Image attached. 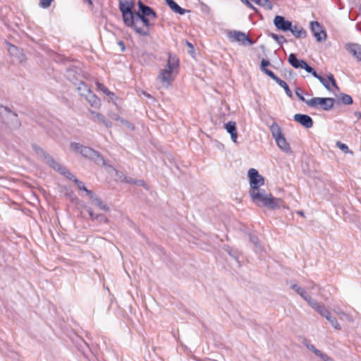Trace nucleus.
<instances>
[{"mask_svg": "<svg viewBox=\"0 0 361 361\" xmlns=\"http://www.w3.org/2000/svg\"><path fill=\"white\" fill-rule=\"evenodd\" d=\"M247 176L250 181L249 195L253 203L258 207H267L269 209H279L283 203L280 198L274 197L271 194L267 195L260 187L264 184V178L255 169H250Z\"/></svg>", "mask_w": 361, "mask_h": 361, "instance_id": "1", "label": "nucleus"}, {"mask_svg": "<svg viewBox=\"0 0 361 361\" xmlns=\"http://www.w3.org/2000/svg\"><path fill=\"white\" fill-rule=\"evenodd\" d=\"M0 122L10 130L19 129L21 126L18 114L3 105H0Z\"/></svg>", "mask_w": 361, "mask_h": 361, "instance_id": "2", "label": "nucleus"}, {"mask_svg": "<svg viewBox=\"0 0 361 361\" xmlns=\"http://www.w3.org/2000/svg\"><path fill=\"white\" fill-rule=\"evenodd\" d=\"M152 25V24L150 23L148 17L135 16V15H134L133 24L126 26L133 28L137 34L141 36H149V28Z\"/></svg>", "mask_w": 361, "mask_h": 361, "instance_id": "3", "label": "nucleus"}, {"mask_svg": "<svg viewBox=\"0 0 361 361\" xmlns=\"http://www.w3.org/2000/svg\"><path fill=\"white\" fill-rule=\"evenodd\" d=\"M270 131L275 139L277 146L286 153H291L290 145L281 132L280 126L276 123H273L270 126Z\"/></svg>", "mask_w": 361, "mask_h": 361, "instance_id": "4", "label": "nucleus"}, {"mask_svg": "<svg viewBox=\"0 0 361 361\" xmlns=\"http://www.w3.org/2000/svg\"><path fill=\"white\" fill-rule=\"evenodd\" d=\"M133 2L131 0H119V10L122 13L123 23L125 25H131L133 24Z\"/></svg>", "mask_w": 361, "mask_h": 361, "instance_id": "5", "label": "nucleus"}, {"mask_svg": "<svg viewBox=\"0 0 361 361\" xmlns=\"http://www.w3.org/2000/svg\"><path fill=\"white\" fill-rule=\"evenodd\" d=\"M335 99L332 97H313L307 102V104L312 108L317 109L319 105L324 111L331 110L334 105Z\"/></svg>", "mask_w": 361, "mask_h": 361, "instance_id": "6", "label": "nucleus"}, {"mask_svg": "<svg viewBox=\"0 0 361 361\" xmlns=\"http://www.w3.org/2000/svg\"><path fill=\"white\" fill-rule=\"evenodd\" d=\"M228 36L231 42H237L240 45H252L255 43V42L252 39H251L245 32L241 31H230L228 33Z\"/></svg>", "mask_w": 361, "mask_h": 361, "instance_id": "7", "label": "nucleus"}, {"mask_svg": "<svg viewBox=\"0 0 361 361\" xmlns=\"http://www.w3.org/2000/svg\"><path fill=\"white\" fill-rule=\"evenodd\" d=\"M288 62L293 66L294 68L298 69L302 68L307 71L308 73L312 68L305 60L299 59L297 58L295 54H290L288 58Z\"/></svg>", "mask_w": 361, "mask_h": 361, "instance_id": "8", "label": "nucleus"}, {"mask_svg": "<svg viewBox=\"0 0 361 361\" xmlns=\"http://www.w3.org/2000/svg\"><path fill=\"white\" fill-rule=\"evenodd\" d=\"M273 23L278 30L287 32L291 30L292 22L286 19L284 16H276L274 18Z\"/></svg>", "mask_w": 361, "mask_h": 361, "instance_id": "9", "label": "nucleus"}, {"mask_svg": "<svg viewBox=\"0 0 361 361\" xmlns=\"http://www.w3.org/2000/svg\"><path fill=\"white\" fill-rule=\"evenodd\" d=\"M80 154L85 158L94 160L95 162H104V159L99 152L89 147L84 146Z\"/></svg>", "mask_w": 361, "mask_h": 361, "instance_id": "10", "label": "nucleus"}, {"mask_svg": "<svg viewBox=\"0 0 361 361\" xmlns=\"http://www.w3.org/2000/svg\"><path fill=\"white\" fill-rule=\"evenodd\" d=\"M310 29L313 35L316 37L317 41L321 42L326 38V33L322 29V27L317 21H312L310 23Z\"/></svg>", "mask_w": 361, "mask_h": 361, "instance_id": "11", "label": "nucleus"}, {"mask_svg": "<svg viewBox=\"0 0 361 361\" xmlns=\"http://www.w3.org/2000/svg\"><path fill=\"white\" fill-rule=\"evenodd\" d=\"M90 114H91L92 119L94 123H97L99 125H103L107 128L112 127V123L111 121L106 119L102 114L94 111L93 110H90Z\"/></svg>", "mask_w": 361, "mask_h": 361, "instance_id": "12", "label": "nucleus"}, {"mask_svg": "<svg viewBox=\"0 0 361 361\" xmlns=\"http://www.w3.org/2000/svg\"><path fill=\"white\" fill-rule=\"evenodd\" d=\"M293 119L306 128H310L313 126L312 118L307 114H296L294 115Z\"/></svg>", "mask_w": 361, "mask_h": 361, "instance_id": "13", "label": "nucleus"}, {"mask_svg": "<svg viewBox=\"0 0 361 361\" xmlns=\"http://www.w3.org/2000/svg\"><path fill=\"white\" fill-rule=\"evenodd\" d=\"M178 66L179 59L177 56L171 52H169L167 63L164 69L173 72V70L178 68Z\"/></svg>", "mask_w": 361, "mask_h": 361, "instance_id": "14", "label": "nucleus"}, {"mask_svg": "<svg viewBox=\"0 0 361 361\" xmlns=\"http://www.w3.org/2000/svg\"><path fill=\"white\" fill-rule=\"evenodd\" d=\"M345 49L358 61H361V45L356 43L345 44Z\"/></svg>", "mask_w": 361, "mask_h": 361, "instance_id": "15", "label": "nucleus"}, {"mask_svg": "<svg viewBox=\"0 0 361 361\" xmlns=\"http://www.w3.org/2000/svg\"><path fill=\"white\" fill-rule=\"evenodd\" d=\"M45 161L47 164L51 168H53L55 171H58L60 174L65 170L64 166L61 165L60 163L57 162L51 155L49 154H45Z\"/></svg>", "mask_w": 361, "mask_h": 361, "instance_id": "16", "label": "nucleus"}, {"mask_svg": "<svg viewBox=\"0 0 361 361\" xmlns=\"http://www.w3.org/2000/svg\"><path fill=\"white\" fill-rule=\"evenodd\" d=\"M138 11H135V16H145L148 17L152 13V8L149 6L145 5L142 1L137 2Z\"/></svg>", "mask_w": 361, "mask_h": 361, "instance_id": "17", "label": "nucleus"}, {"mask_svg": "<svg viewBox=\"0 0 361 361\" xmlns=\"http://www.w3.org/2000/svg\"><path fill=\"white\" fill-rule=\"evenodd\" d=\"M172 73L173 72L163 69L161 71L159 75H158V79L160 80L162 83L169 85L173 80Z\"/></svg>", "mask_w": 361, "mask_h": 361, "instance_id": "18", "label": "nucleus"}, {"mask_svg": "<svg viewBox=\"0 0 361 361\" xmlns=\"http://www.w3.org/2000/svg\"><path fill=\"white\" fill-rule=\"evenodd\" d=\"M86 211L89 214V216L92 221H97L99 223L105 224H107L109 222V219L106 216L100 214H95L90 207L87 208Z\"/></svg>", "mask_w": 361, "mask_h": 361, "instance_id": "19", "label": "nucleus"}, {"mask_svg": "<svg viewBox=\"0 0 361 361\" xmlns=\"http://www.w3.org/2000/svg\"><path fill=\"white\" fill-rule=\"evenodd\" d=\"M167 6L175 13L180 15H184L186 12H189L183 8H181L174 0H165Z\"/></svg>", "mask_w": 361, "mask_h": 361, "instance_id": "20", "label": "nucleus"}, {"mask_svg": "<svg viewBox=\"0 0 361 361\" xmlns=\"http://www.w3.org/2000/svg\"><path fill=\"white\" fill-rule=\"evenodd\" d=\"M288 31H290L292 35L296 38H305L307 36L306 30L303 27L298 26L297 25H292L291 30H289Z\"/></svg>", "mask_w": 361, "mask_h": 361, "instance_id": "21", "label": "nucleus"}, {"mask_svg": "<svg viewBox=\"0 0 361 361\" xmlns=\"http://www.w3.org/2000/svg\"><path fill=\"white\" fill-rule=\"evenodd\" d=\"M121 179L122 182H124L128 184L137 185L147 188L145 182L142 179H134L125 175L123 176V177H121Z\"/></svg>", "mask_w": 361, "mask_h": 361, "instance_id": "22", "label": "nucleus"}, {"mask_svg": "<svg viewBox=\"0 0 361 361\" xmlns=\"http://www.w3.org/2000/svg\"><path fill=\"white\" fill-rule=\"evenodd\" d=\"M309 73H310L314 78H317L327 90H331L330 85L327 79L318 74L314 68H312Z\"/></svg>", "mask_w": 361, "mask_h": 361, "instance_id": "23", "label": "nucleus"}, {"mask_svg": "<svg viewBox=\"0 0 361 361\" xmlns=\"http://www.w3.org/2000/svg\"><path fill=\"white\" fill-rule=\"evenodd\" d=\"M274 80L280 87H281L286 92V94L290 97H293V94L291 90H290L288 84L283 80L280 79L276 75L271 78Z\"/></svg>", "mask_w": 361, "mask_h": 361, "instance_id": "24", "label": "nucleus"}, {"mask_svg": "<svg viewBox=\"0 0 361 361\" xmlns=\"http://www.w3.org/2000/svg\"><path fill=\"white\" fill-rule=\"evenodd\" d=\"M270 65H271V63L269 60L262 59L260 62V70L263 73H264L267 75H268L269 77L272 78L275 75V73L273 71H271V70L267 68V67Z\"/></svg>", "mask_w": 361, "mask_h": 361, "instance_id": "25", "label": "nucleus"}, {"mask_svg": "<svg viewBox=\"0 0 361 361\" xmlns=\"http://www.w3.org/2000/svg\"><path fill=\"white\" fill-rule=\"evenodd\" d=\"M77 90L78 93L85 97H87L92 92L87 85L82 81L79 82Z\"/></svg>", "mask_w": 361, "mask_h": 361, "instance_id": "26", "label": "nucleus"}, {"mask_svg": "<svg viewBox=\"0 0 361 361\" xmlns=\"http://www.w3.org/2000/svg\"><path fill=\"white\" fill-rule=\"evenodd\" d=\"M90 199L94 202L95 205H97L100 209L109 212V207L103 202L101 198L98 197L93 192V195L92 197H90Z\"/></svg>", "mask_w": 361, "mask_h": 361, "instance_id": "27", "label": "nucleus"}, {"mask_svg": "<svg viewBox=\"0 0 361 361\" xmlns=\"http://www.w3.org/2000/svg\"><path fill=\"white\" fill-rule=\"evenodd\" d=\"M74 183L76 184V185L78 186L79 190L85 192L86 194L89 196V197H92V196L93 195V192L90 190H88L85 187V185L82 181H81L78 179H75V180H74Z\"/></svg>", "mask_w": 361, "mask_h": 361, "instance_id": "28", "label": "nucleus"}, {"mask_svg": "<svg viewBox=\"0 0 361 361\" xmlns=\"http://www.w3.org/2000/svg\"><path fill=\"white\" fill-rule=\"evenodd\" d=\"M86 99L92 106L97 107L100 104V99L92 92Z\"/></svg>", "mask_w": 361, "mask_h": 361, "instance_id": "29", "label": "nucleus"}, {"mask_svg": "<svg viewBox=\"0 0 361 361\" xmlns=\"http://www.w3.org/2000/svg\"><path fill=\"white\" fill-rule=\"evenodd\" d=\"M97 86L99 90L102 91L106 95L109 96L111 99L115 97V94L111 91L103 84L97 82Z\"/></svg>", "mask_w": 361, "mask_h": 361, "instance_id": "30", "label": "nucleus"}, {"mask_svg": "<svg viewBox=\"0 0 361 361\" xmlns=\"http://www.w3.org/2000/svg\"><path fill=\"white\" fill-rule=\"evenodd\" d=\"M339 99L345 105H350L353 103V100L351 96L345 93H341Z\"/></svg>", "mask_w": 361, "mask_h": 361, "instance_id": "31", "label": "nucleus"}, {"mask_svg": "<svg viewBox=\"0 0 361 361\" xmlns=\"http://www.w3.org/2000/svg\"><path fill=\"white\" fill-rule=\"evenodd\" d=\"M316 311L322 317L326 318L331 314L324 305H319Z\"/></svg>", "mask_w": 361, "mask_h": 361, "instance_id": "32", "label": "nucleus"}, {"mask_svg": "<svg viewBox=\"0 0 361 361\" xmlns=\"http://www.w3.org/2000/svg\"><path fill=\"white\" fill-rule=\"evenodd\" d=\"M269 36L274 39L279 44H283V43L287 42L286 39L283 35H278L274 33L269 34Z\"/></svg>", "mask_w": 361, "mask_h": 361, "instance_id": "33", "label": "nucleus"}, {"mask_svg": "<svg viewBox=\"0 0 361 361\" xmlns=\"http://www.w3.org/2000/svg\"><path fill=\"white\" fill-rule=\"evenodd\" d=\"M332 325V326L336 330H341V325L338 324L336 317H332L331 314L326 318Z\"/></svg>", "mask_w": 361, "mask_h": 361, "instance_id": "34", "label": "nucleus"}, {"mask_svg": "<svg viewBox=\"0 0 361 361\" xmlns=\"http://www.w3.org/2000/svg\"><path fill=\"white\" fill-rule=\"evenodd\" d=\"M225 129L230 134L237 130L236 124L234 121H229L225 124Z\"/></svg>", "mask_w": 361, "mask_h": 361, "instance_id": "35", "label": "nucleus"}, {"mask_svg": "<svg viewBox=\"0 0 361 361\" xmlns=\"http://www.w3.org/2000/svg\"><path fill=\"white\" fill-rule=\"evenodd\" d=\"M293 290H294L298 295H300L302 298L305 296L307 293L305 290L303 288H301L298 284L294 283L290 287Z\"/></svg>", "mask_w": 361, "mask_h": 361, "instance_id": "36", "label": "nucleus"}, {"mask_svg": "<svg viewBox=\"0 0 361 361\" xmlns=\"http://www.w3.org/2000/svg\"><path fill=\"white\" fill-rule=\"evenodd\" d=\"M250 241L255 245V246L259 250H262V247L259 244V238L257 235H252L251 233L249 234Z\"/></svg>", "mask_w": 361, "mask_h": 361, "instance_id": "37", "label": "nucleus"}, {"mask_svg": "<svg viewBox=\"0 0 361 361\" xmlns=\"http://www.w3.org/2000/svg\"><path fill=\"white\" fill-rule=\"evenodd\" d=\"M62 176L66 177L70 180H72L74 182V180L78 179L73 174H72L66 167H65V170H63V171L61 173Z\"/></svg>", "mask_w": 361, "mask_h": 361, "instance_id": "38", "label": "nucleus"}, {"mask_svg": "<svg viewBox=\"0 0 361 361\" xmlns=\"http://www.w3.org/2000/svg\"><path fill=\"white\" fill-rule=\"evenodd\" d=\"M83 147L84 146L82 145L78 142H71L70 145L71 149L79 154H80Z\"/></svg>", "mask_w": 361, "mask_h": 361, "instance_id": "39", "label": "nucleus"}, {"mask_svg": "<svg viewBox=\"0 0 361 361\" xmlns=\"http://www.w3.org/2000/svg\"><path fill=\"white\" fill-rule=\"evenodd\" d=\"M336 146H337V147H338L341 151H343L344 153L353 154V151L350 150V149H348V147L345 144H344V143H343V142H340V141H338V142H336Z\"/></svg>", "mask_w": 361, "mask_h": 361, "instance_id": "40", "label": "nucleus"}, {"mask_svg": "<svg viewBox=\"0 0 361 361\" xmlns=\"http://www.w3.org/2000/svg\"><path fill=\"white\" fill-rule=\"evenodd\" d=\"M327 80L329 81V83L331 82V85L335 87L336 90H339L338 85H337V83H336V81L334 78V76L333 74L331 73H329L327 75Z\"/></svg>", "mask_w": 361, "mask_h": 361, "instance_id": "41", "label": "nucleus"}, {"mask_svg": "<svg viewBox=\"0 0 361 361\" xmlns=\"http://www.w3.org/2000/svg\"><path fill=\"white\" fill-rule=\"evenodd\" d=\"M302 89L300 88V87H297L295 90V94L297 96V97L302 102H305L307 104V102L308 100L305 99V97L302 96Z\"/></svg>", "mask_w": 361, "mask_h": 361, "instance_id": "42", "label": "nucleus"}, {"mask_svg": "<svg viewBox=\"0 0 361 361\" xmlns=\"http://www.w3.org/2000/svg\"><path fill=\"white\" fill-rule=\"evenodd\" d=\"M261 6L266 9L271 10L273 8V4L270 0H262Z\"/></svg>", "mask_w": 361, "mask_h": 361, "instance_id": "43", "label": "nucleus"}, {"mask_svg": "<svg viewBox=\"0 0 361 361\" xmlns=\"http://www.w3.org/2000/svg\"><path fill=\"white\" fill-rule=\"evenodd\" d=\"M54 0H39V5L43 8L49 7Z\"/></svg>", "mask_w": 361, "mask_h": 361, "instance_id": "44", "label": "nucleus"}, {"mask_svg": "<svg viewBox=\"0 0 361 361\" xmlns=\"http://www.w3.org/2000/svg\"><path fill=\"white\" fill-rule=\"evenodd\" d=\"M303 343L306 345V347L308 349L311 350L315 355L320 353V350L317 349L314 345L307 343L305 340Z\"/></svg>", "mask_w": 361, "mask_h": 361, "instance_id": "45", "label": "nucleus"}, {"mask_svg": "<svg viewBox=\"0 0 361 361\" xmlns=\"http://www.w3.org/2000/svg\"><path fill=\"white\" fill-rule=\"evenodd\" d=\"M33 148L37 154L42 155L43 158L45 159V154H48L47 152L36 145L33 146Z\"/></svg>", "mask_w": 361, "mask_h": 361, "instance_id": "46", "label": "nucleus"}, {"mask_svg": "<svg viewBox=\"0 0 361 361\" xmlns=\"http://www.w3.org/2000/svg\"><path fill=\"white\" fill-rule=\"evenodd\" d=\"M109 116L111 120L121 121L122 118L116 113H109Z\"/></svg>", "mask_w": 361, "mask_h": 361, "instance_id": "47", "label": "nucleus"}, {"mask_svg": "<svg viewBox=\"0 0 361 361\" xmlns=\"http://www.w3.org/2000/svg\"><path fill=\"white\" fill-rule=\"evenodd\" d=\"M247 7L257 12V8L250 3L249 0H240Z\"/></svg>", "mask_w": 361, "mask_h": 361, "instance_id": "48", "label": "nucleus"}, {"mask_svg": "<svg viewBox=\"0 0 361 361\" xmlns=\"http://www.w3.org/2000/svg\"><path fill=\"white\" fill-rule=\"evenodd\" d=\"M308 305L312 308L314 309V310H316V309L317 308V307L320 305L315 299H312L311 301H310V302L308 303Z\"/></svg>", "mask_w": 361, "mask_h": 361, "instance_id": "49", "label": "nucleus"}, {"mask_svg": "<svg viewBox=\"0 0 361 361\" xmlns=\"http://www.w3.org/2000/svg\"><path fill=\"white\" fill-rule=\"evenodd\" d=\"M316 355L321 357L324 361H332V359L331 357H329L327 355L322 353L321 351H320V353H318Z\"/></svg>", "mask_w": 361, "mask_h": 361, "instance_id": "50", "label": "nucleus"}, {"mask_svg": "<svg viewBox=\"0 0 361 361\" xmlns=\"http://www.w3.org/2000/svg\"><path fill=\"white\" fill-rule=\"evenodd\" d=\"M66 197H68L71 202H74L77 200V197L73 191L66 193Z\"/></svg>", "mask_w": 361, "mask_h": 361, "instance_id": "51", "label": "nucleus"}, {"mask_svg": "<svg viewBox=\"0 0 361 361\" xmlns=\"http://www.w3.org/2000/svg\"><path fill=\"white\" fill-rule=\"evenodd\" d=\"M186 44L188 46V47L189 48L188 53H190V54H192L194 53V47H193L192 44L187 41Z\"/></svg>", "mask_w": 361, "mask_h": 361, "instance_id": "52", "label": "nucleus"}, {"mask_svg": "<svg viewBox=\"0 0 361 361\" xmlns=\"http://www.w3.org/2000/svg\"><path fill=\"white\" fill-rule=\"evenodd\" d=\"M122 124L127 126L128 128H133V125L126 119L121 118L120 121Z\"/></svg>", "mask_w": 361, "mask_h": 361, "instance_id": "53", "label": "nucleus"}, {"mask_svg": "<svg viewBox=\"0 0 361 361\" xmlns=\"http://www.w3.org/2000/svg\"><path fill=\"white\" fill-rule=\"evenodd\" d=\"M231 135V140L233 142H236L237 141V137H238V133H237V130L232 133H230Z\"/></svg>", "mask_w": 361, "mask_h": 361, "instance_id": "54", "label": "nucleus"}, {"mask_svg": "<svg viewBox=\"0 0 361 361\" xmlns=\"http://www.w3.org/2000/svg\"><path fill=\"white\" fill-rule=\"evenodd\" d=\"M118 44L120 47V48L121 49V51H124L126 50V45H125V43L123 41L120 40L118 42Z\"/></svg>", "mask_w": 361, "mask_h": 361, "instance_id": "55", "label": "nucleus"}, {"mask_svg": "<svg viewBox=\"0 0 361 361\" xmlns=\"http://www.w3.org/2000/svg\"><path fill=\"white\" fill-rule=\"evenodd\" d=\"M307 303L310 302L313 298L310 296L307 293L305 295V296L302 298Z\"/></svg>", "mask_w": 361, "mask_h": 361, "instance_id": "56", "label": "nucleus"}, {"mask_svg": "<svg viewBox=\"0 0 361 361\" xmlns=\"http://www.w3.org/2000/svg\"><path fill=\"white\" fill-rule=\"evenodd\" d=\"M307 303L310 302L313 298L310 296L307 293L305 295V296L302 298Z\"/></svg>", "mask_w": 361, "mask_h": 361, "instance_id": "57", "label": "nucleus"}, {"mask_svg": "<svg viewBox=\"0 0 361 361\" xmlns=\"http://www.w3.org/2000/svg\"><path fill=\"white\" fill-rule=\"evenodd\" d=\"M152 13H150V16H148V17H151L153 19H155L157 18V13L153 10L152 9Z\"/></svg>", "mask_w": 361, "mask_h": 361, "instance_id": "58", "label": "nucleus"}, {"mask_svg": "<svg viewBox=\"0 0 361 361\" xmlns=\"http://www.w3.org/2000/svg\"><path fill=\"white\" fill-rule=\"evenodd\" d=\"M354 115L357 118V121L361 119V112L360 111H355Z\"/></svg>", "mask_w": 361, "mask_h": 361, "instance_id": "59", "label": "nucleus"}, {"mask_svg": "<svg viewBox=\"0 0 361 361\" xmlns=\"http://www.w3.org/2000/svg\"><path fill=\"white\" fill-rule=\"evenodd\" d=\"M228 253L231 256L233 257L236 261H238V256L236 254H233L231 252V250L228 251Z\"/></svg>", "mask_w": 361, "mask_h": 361, "instance_id": "60", "label": "nucleus"}, {"mask_svg": "<svg viewBox=\"0 0 361 361\" xmlns=\"http://www.w3.org/2000/svg\"><path fill=\"white\" fill-rule=\"evenodd\" d=\"M8 50H9V51H17L18 47L15 45H11Z\"/></svg>", "mask_w": 361, "mask_h": 361, "instance_id": "61", "label": "nucleus"}, {"mask_svg": "<svg viewBox=\"0 0 361 361\" xmlns=\"http://www.w3.org/2000/svg\"><path fill=\"white\" fill-rule=\"evenodd\" d=\"M297 213L302 216H305V214H304L303 211L300 210V211H298Z\"/></svg>", "mask_w": 361, "mask_h": 361, "instance_id": "62", "label": "nucleus"}, {"mask_svg": "<svg viewBox=\"0 0 361 361\" xmlns=\"http://www.w3.org/2000/svg\"><path fill=\"white\" fill-rule=\"evenodd\" d=\"M143 94H144V95H145V97H148V98H151V97H152V96H151L149 93H147V92H145Z\"/></svg>", "mask_w": 361, "mask_h": 361, "instance_id": "63", "label": "nucleus"}, {"mask_svg": "<svg viewBox=\"0 0 361 361\" xmlns=\"http://www.w3.org/2000/svg\"><path fill=\"white\" fill-rule=\"evenodd\" d=\"M88 4H90V6H93V2H92V0H87Z\"/></svg>", "mask_w": 361, "mask_h": 361, "instance_id": "64", "label": "nucleus"}]
</instances>
